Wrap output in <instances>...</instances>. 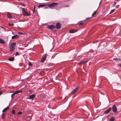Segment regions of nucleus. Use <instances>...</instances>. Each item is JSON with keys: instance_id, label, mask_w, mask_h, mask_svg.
<instances>
[{"instance_id": "obj_17", "label": "nucleus", "mask_w": 121, "mask_h": 121, "mask_svg": "<svg viewBox=\"0 0 121 121\" xmlns=\"http://www.w3.org/2000/svg\"><path fill=\"white\" fill-rule=\"evenodd\" d=\"M5 43L4 40L0 38V43L5 44Z\"/></svg>"}, {"instance_id": "obj_24", "label": "nucleus", "mask_w": 121, "mask_h": 121, "mask_svg": "<svg viewBox=\"0 0 121 121\" xmlns=\"http://www.w3.org/2000/svg\"><path fill=\"white\" fill-rule=\"evenodd\" d=\"M96 11H94V13H93V14H92V16H94V15H95V14H96Z\"/></svg>"}, {"instance_id": "obj_15", "label": "nucleus", "mask_w": 121, "mask_h": 121, "mask_svg": "<svg viewBox=\"0 0 121 121\" xmlns=\"http://www.w3.org/2000/svg\"><path fill=\"white\" fill-rule=\"evenodd\" d=\"M9 106H8L7 107L5 108L2 111V112H4L6 111L7 110L9 109Z\"/></svg>"}, {"instance_id": "obj_36", "label": "nucleus", "mask_w": 121, "mask_h": 121, "mask_svg": "<svg viewBox=\"0 0 121 121\" xmlns=\"http://www.w3.org/2000/svg\"><path fill=\"white\" fill-rule=\"evenodd\" d=\"M2 94V92L1 91H0V95H1Z\"/></svg>"}, {"instance_id": "obj_13", "label": "nucleus", "mask_w": 121, "mask_h": 121, "mask_svg": "<svg viewBox=\"0 0 121 121\" xmlns=\"http://www.w3.org/2000/svg\"><path fill=\"white\" fill-rule=\"evenodd\" d=\"M47 4H41L39 5L38 6V7L39 8L40 7H44L45 6H47Z\"/></svg>"}, {"instance_id": "obj_22", "label": "nucleus", "mask_w": 121, "mask_h": 121, "mask_svg": "<svg viewBox=\"0 0 121 121\" xmlns=\"http://www.w3.org/2000/svg\"><path fill=\"white\" fill-rule=\"evenodd\" d=\"M22 90H18L15 92V93L16 94L20 92H22Z\"/></svg>"}, {"instance_id": "obj_34", "label": "nucleus", "mask_w": 121, "mask_h": 121, "mask_svg": "<svg viewBox=\"0 0 121 121\" xmlns=\"http://www.w3.org/2000/svg\"><path fill=\"white\" fill-rule=\"evenodd\" d=\"M18 52H16L15 55H18Z\"/></svg>"}, {"instance_id": "obj_39", "label": "nucleus", "mask_w": 121, "mask_h": 121, "mask_svg": "<svg viewBox=\"0 0 121 121\" xmlns=\"http://www.w3.org/2000/svg\"><path fill=\"white\" fill-rule=\"evenodd\" d=\"M90 17H88V18H86V19H90Z\"/></svg>"}, {"instance_id": "obj_7", "label": "nucleus", "mask_w": 121, "mask_h": 121, "mask_svg": "<svg viewBox=\"0 0 121 121\" xmlns=\"http://www.w3.org/2000/svg\"><path fill=\"white\" fill-rule=\"evenodd\" d=\"M112 109L111 108H109L108 109L105 111L104 112V113L105 114H107L108 113L111 111Z\"/></svg>"}, {"instance_id": "obj_25", "label": "nucleus", "mask_w": 121, "mask_h": 121, "mask_svg": "<svg viewBox=\"0 0 121 121\" xmlns=\"http://www.w3.org/2000/svg\"><path fill=\"white\" fill-rule=\"evenodd\" d=\"M115 9H114L112 10L110 12V13H112L115 10Z\"/></svg>"}, {"instance_id": "obj_16", "label": "nucleus", "mask_w": 121, "mask_h": 121, "mask_svg": "<svg viewBox=\"0 0 121 121\" xmlns=\"http://www.w3.org/2000/svg\"><path fill=\"white\" fill-rule=\"evenodd\" d=\"M5 117V114L4 113H3L2 115L1 118L2 120H3Z\"/></svg>"}, {"instance_id": "obj_40", "label": "nucleus", "mask_w": 121, "mask_h": 121, "mask_svg": "<svg viewBox=\"0 0 121 121\" xmlns=\"http://www.w3.org/2000/svg\"><path fill=\"white\" fill-rule=\"evenodd\" d=\"M48 8V7H47L45 8V9H47V8Z\"/></svg>"}, {"instance_id": "obj_21", "label": "nucleus", "mask_w": 121, "mask_h": 121, "mask_svg": "<svg viewBox=\"0 0 121 121\" xmlns=\"http://www.w3.org/2000/svg\"><path fill=\"white\" fill-rule=\"evenodd\" d=\"M10 51L11 52H13L15 48H14L12 47H10Z\"/></svg>"}, {"instance_id": "obj_12", "label": "nucleus", "mask_w": 121, "mask_h": 121, "mask_svg": "<svg viewBox=\"0 0 121 121\" xmlns=\"http://www.w3.org/2000/svg\"><path fill=\"white\" fill-rule=\"evenodd\" d=\"M7 16L9 18H13V17L11 15L9 12L7 13Z\"/></svg>"}, {"instance_id": "obj_6", "label": "nucleus", "mask_w": 121, "mask_h": 121, "mask_svg": "<svg viewBox=\"0 0 121 121\" xmlns=\"http://www.w3.org/2000/svg\"><path fill=\"white\" fill-rule=\"evenodd\" d=\"M56 27L57 29H59L61 27V25L60 23L59 22L57 23L56 25Z\"/></svg>"}, {"instance_id": "obj_5", "label": "nucleus", "mask_w": 121, "mask_h": 121, "mask_svg": "<svg viewBox=\"0 0 121 121\" xmlns=\"http://www.w3.org/2000/svg\"><path fill=\"white\" fill-rule=\"evenodd\" d=\"M112 110L114 112H116L117 111V107L115 104H114L113 105Z\"/></svg>"}, {"instance_id": "obj_37", "label": "nucleus", "mask_w": 121, "mask_h": 121, "mask_svg": "<svg viewBox=\"0 0 121 121\" xmlns=\"http://www.w3.org/2000/svg\"><path fill=\"white\" fill-rule=\"evenodd\" d=\"M29 93H30L31 92V91L29 90Z\"/></svg>"}, {"instance_id": "obj_29", "label": "nucleus", "mask_w": 121, "mask_h": 121, "mask_svg": "<svg viewBox=\"0 0 121 121\" xmlns=\"http://www.w3.org/2000/svg\"><path fill=\"white\" fill-rule=\"evenodd\" d=\"M12 113L13 114H15V111L14 110H12Z\"/></svg>"}, {"instance_id": "obj_2", "label": "nucleus", "mask_w": 121, "mask_h": 121, "mask_svg": "<svg viewBox=\"0 0 121 121\" xmlns=\"http://www.w3.org/2000/svg\"><path fill=\"white\" fill-rule=\"evenodd\" d=\"M22 14L24 16H30V14L25 11L24 8H23L22 9Z\"/></svg>"}, {"instance_id": "obj_23", "label": "nucleus", "mask_w": 121, "mask_h": 121, "mask_svg": "<svg viewBox=\"0 0 121 121\" xmlns=\"http://www.w3.org/2000/svg\"><path fill=\"white\" fill-rule=\"evenodd\" d=\"M16 94V93H15V92L12 94L11 95V97L12 98Z\"/></svg>"}, {"instance_id": "obj_11", "label": "nucleus", "mask_w": 121, "mask_h": 121, "mask_svg": "<svg viewBox=\"0 0 121 121\" xmlns=\"http://www.w3.org/2000/svg\"><path fill=\"white\" fill-rule=\"evenodd\" d=\"M19 36L17 35H16L13 36L12 37V39H16L18 38Z\"/></svg>"}, {"instance_id": "obj_35", "label": "nucleus", "mask_w": 121, "mask_h": 121, "mask_svg": "<svg viewBox=\"0 0 121 121\" xmlns=\"http://www.w3.org/2000/svg\"><path fill=\"white\" fill-rule=\"evenodd\" d=\"M118 65L120 67H121V64H118Z\"/></svg>"}, {"instance_id": "obj_31", "label": "nucleus", "mask_w": 121, "mask_h": 121, "mask_svg": "<svg viewBox=\"0 0 121 121\" xmlns=\"http://www.w3.org/2000/svg\"><path fill=\"white\" fill-rule=\"evenodd\" d=\"M28 65L29 66H31L32 65V64L30 62H29V63Z\"/></svg>"}, {"instance_id": "obj_14", "label": "nucleus", "mask_w": 121, "mask_h": 121, "mask_svg": "<svg viewBox=\"0 0 121 121\" xmlns=\"http://www.w3.org/2000/svg\"><path fill=\"white\" fill-rule=\"evenodd\" d=\"M35 97V95L34 94L30 95L29 96L30 99H32L34 98Z\"/></svg>"}, {"instance_id": "obj_32", "label": "nucleus", "mask_w": 121, "mask_h": 121, "mask_svg": "<svg viewBox=\"0 0 121 121\" xmlns=\"http://www.w3.org/2000/svg\"><path fill=\"white\" fill-rule=\"evenodd\" d=\"M113 60H115L116 61H117L118 60V59L117 58H114L113 59Z\"/></svg>"}, {"instance_id": "obj_30", "label": "nucleus", "mask_w": 121, "mask_h": 121, "mask_svg": "<svg viewBox=\"0 0 121 121\" xmlns=\"http://www.w3.org/2000/svg\"><path fill=\"white\" fill-rule=\"evenodd\" d=\"M22 112H18L17 113V114L20 115L22 114Z\"/></svg>"}, {"instance_id": "obj_20", "label": "nucleus", "mask_w": 121, "mask_h": 121, "mask_svg": "<svg viewBox=\"0 0 121 121\" xmlns=\"http://www.w3.org/2000/svg\"><path fill=\"white\" fill-rule=\"evenodd\" d=\"M114 118L113 117H112L109 119V121H114Z\"/></svg>"}, {"instance_id": "obj_38", "label": "nucleus", "mask_w": 121, "mask_h": 121, "mask_svg": "<svg viewBox=\"0 0 121 121\" xmlns=\"http://www.w3.org/2000/svg\"><path fill=\"white\" fill-rule=\"evenodd\" d=\"M22 6H25V4H23L22 5Z\"/></svg>"}, {"instance_id": "obj_10", "label": "nucleus", "mask_w": 121, "mask_h": 121, "mask_svg": "<svg viewBox=\"0 0 121 121\" xmlns=\"http://www.w3.org/2000/svg\"><path fill=\"white\" fill-rule=\"evenodd\" d=\"M88 61H81L79 63V64L80 65H81L82 64H83L84 63H86Z\"/></svg>"}, {"instance_id": "obj_28", "label": "nucleus", "mask_w": 121, "mask_h": 121, "mask_svg": "<svg viewBox=\"0 0 121 121\" xmlns=\"http://www.w3.org/2000/svg\"><path fill=\"white\" fill-rule=\"evenodd\" d=\"M117 3V2H114V4L113 5V6H115V5H116Z\"/></svg>"}, {"instance_id": "obj_1", "label": "nucleus", "mask_w": 121, "mask_h": 121, "mask_svg": "<svg viewBox=\"0 0 121 121\" xmlns=\"http://www.w3.org/2000/svg\"><path fill=\"white\" fill-rule=\"evenodd\" d=\"M58 4V3H53L50 4H47V6H48L50 8H52L56 6Z\"/></svg>"}, {"instance_id": "obj_9", "label": "nucleus", "mask_w": 121, "mask_h": 121, "mask_svg": "<svg viewBox=\"0 0 121 121\" xmlns=\"http://www.w3.org/2000/svg\"><path fill=\"white\" fill-rule=\"evenodd\" d=\"M46 57L47 55H45L41 60V62H43L46 59Z\"/></svg>"}, {"instance_id": "obj_3", "label": "nucleus", "mask_w": 121, "mask_h": 121, "mask_svg": "<svg viewBox=\"0 0 121 121\" xmlns=\"http://www.w3.org/2000/svg\"><path fill=\"white\" fill-rule=\"evenodd\" d=\"M56 28V27L55 26L53 25H51L48 26H47V28L52 30L53 29H55Z\"/></svg>"}, {"instance_id": "obj_19", "label": "nucleus", "mask_w": 121, "mask_h": 121, "mask_svg": "<svg viewBox=\"0 0 121 121\" xmlns=\"http://www.w3.org/2000/svg\"><path fill=\"white\" fill-rule=\"evenodd\" d=\"M14 58L13 57H11L8 59V60L10 61H13Z\"/></svg>"}, {"instance_id": "obj_26", "label": "nucleus", "mask_w": 121, "mask_h": 121, "mask_svg": "<svg viewBox=\"0 0 121 121\" xmlns=\"http://www.w3.org/2000/svg\"><path fill=\"white\" fill-rule=\"evenodd\" d=\"M84 24V23L82 22H80L79 23V25L80 26H81L83 25Z\"/></svg>"}, {"instance_id": "obj_33", "label": "nucleus", "mask_w": 121, "mask_h": 121, "mask_svg": "<svg viewBox=\"0 0 121 121\" xmlns=\"http://www.w3.org/2000/svg\"><path fill=\"white\" fill-rule=\"evenodd\" d=\"M18 33L19 34H20V35L23 34V33H22L21 32H18Z\"/></svg>"}, {"instance_id": "obj_18", "label": "nucleus", "mask_w": 121, "mask_h": 121, "mask_svg": "<svg viewBox=\"0 0 121 121\" xmlns=\"http://www.w3.org/2000/svg\"><path fill=\"white\" fill-rule=\"evenodd\" d=\"M16 43H13L10 46V47L14 48V47L15 46Z\"/></svg>"}, {"instance_id": "obj_4", "label": "nucleus", "mask_w": 121, "mask_h": 121, "mask_svg": "<svg viewBox=\"0 0 121 121\" xmlns=\"http://www.w3.org/2000/svg\"><path fill=\"white\" fill-rule=\"evenodd\" d=\"M79 87L80 86H77L75 88V89H74V90L72 91V93L73 94H75L77 92Z\"/></svg>"}, {"instance_id": "obj_27", "label": "nucleus", "mask_w": 121, "mask_h": 121, "mask_svg": "<svg viewBox=\"0 0 121 121\" xmlns=\"http://www.w3.org/2000/svg\"><path fill=\"white\" fill-rule=\"evenodd\" d=\"M8 24L9 26H13L14 25V24H11L10 23H9Z\"/></svg>"}, {"instance_id": "obj_8", "label": "nucleus", "mask_w": 121, "mask_h": 121, "mask_svg": "<svg viewBox=\"0 0 121 121\" xmlns=\"http://www.w3.org/2000/svg\"><path fill=\"white\" fill-rule=\"evenodd\" d=\"M78 30L75 29L71 30L69 31V32L70 33H73L77 32Z\"/></svg>"}]
</instances>
